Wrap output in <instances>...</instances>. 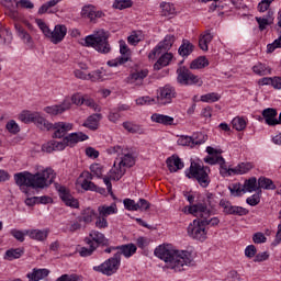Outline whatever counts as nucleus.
<instances>
[{"label": "nucleus", "instance_id": "nucleus-8", "mask_svg": "<svg viewBox=\"0 0 281 281\" xmlns=\"http://www.w3.org/2000/svg\"><path fill=\"white\" fill-rule=\"evenodd\" d=\"M19 120L23 122L24 124H30L33 122V124H36L37 128H41V131L45 128H50L49 121L45 120V117L41 116L38 112H30V111H23L19 115Z\"/></svg>", "mask_w": 281, "mask_h": 281}, {"label": "nucleus", "instance_id": "nucleus-27", "mask_svg": "<svg viewBox=\"0 0 281 281\" xmlns=\"http://www.w3.org/2000/svg\"><path fill=\"white\" fill-rule=\"evenodd\" d=\"M100 120H102V114L101 113H95L86 120L83 123V126L86 128H90V131H98V127L100 126Z\"/></svg>", "mask_w": 281, "mask_h": 281}, {"label": "nucleus", "instance_id": "nucleus-29", "mask_svg": "<svg viewBox=\"0 0 281 281\" xmlns=\"http://www.w3.org/2000/svg\"><path fill=\"white\" fill-rule=\"evenodd\" d=\"M251 168H254L251 162H241L235 168L226 169V175H246V172H249Z\"/></svg>", "mask_w": 281, "mask_h": 281}, {"label": "nucleus", "instance_id": "nucleus-28", "mask_svg": "<svg viewBox=\"0 0 281 281\" xmlns=\"http://www.w3.org/2000/svg\"><path fill=\"white\" fill-rule=\"evenodd\" d=\"M172 58H175L172 53H162V55L158 58L157 63L154 65V69L156 71H159V69H162V67H168V65H170V63L172 61Z\"/></svg>", "mask_w": 281, "mask_h": 281}, {"label": "nucleus", "instance_id": "nucleus-19", "mask_svg": "<svg viewBox=\"0 0 281 281\" xmlns=\"http://www.w3.org/2000/svg\"><path fill=\"white\" fill-rule=\"evenodd\" d=\"M87 225L83 224L82 220L77 216L75 220L69 221L66 227L63 229L65 234H75V232H80V229H86Z\"/></svg>", "mask_w": 281, "mask_h": 281}, {"label": "nucleus", "instance_id": "nucleus-24", "mask_svg": "<svg viewBox=\"0 0 281 281\" xmlns=\"http://www.w3.org/2000/svg\"><path fill=\"white\" fill-rule=\"evenodd\" d=\"M108 175L110 179H112V181H120L123 175H126V168L122 167L120 162L114 161L113 168L110 170Z\"/></svg>", "mask_w": 281, "mask_h": 281}, {"label": "nucleus", "instance_id": "nucleus-58", "mask_svg": "<svg viewBox=\"0 0 281 281\" xmlns=\"http://www.w3.org/2000/svg\"><path fill=\"white\" fill-rule=\"evenodd\" d=\"M142 41V33L134 31L128 37H127V42L130 45H137L138 43H140Z\"/></svg>", "mask_w": 281, "mask_h": 281}, {"label": "nucleus", "instance_id": "nucleus-64", "mask_svg": "<svg viewBox=\"0 0 281 281\" xmlns=\"http://www.w3.org/2000/svg\"><path fill=\"white\" fill-rule=\"evenodd\" d=\"M231 193L234 194V196H240V194H243V187L240 186V183H235L232 187H229Z\"/></svg>", "mask_w": 281, "mask_h": 281}, {"label": "nucleus", "instance_id": "nucleus-31", "mask_svg": "<svg viewBox=\"0 0 281 281\" xmlns=\"http://www.w3.org/2000/svg\"><path fill=\"white\" fill-rule=\"evenodd\" d=\"M214 35L210 31H205L200 35L199 47L202 52H207V45L212 43Z\"/></svg>", "mask_w": 281, "mask_h": 281}, {"label": "nucleus", "instance_id": "nucleus-22", "mask_svg": "<svg viewBox=\"0 0 281 281\" xmlns=\"http://www.w3.org/2000/svg\"><path fill=\"white\" fill-rule=\"evenodd\" d=\"M117 251L116 254H120V261L122 262V255L125 258H131L134 254L137 251V246L135 244H126V245H121L117 246Z\"/></svg>", "mask_w": 281, "mask_h": 281}, {"label": "nucleus", "instance_id": "nucleus-40", "mask_svg": "<svg viewBox=\"0 0 281 281\" xmlns=\"http://www.w3.org/2000/svg\"><path fill=\"white\" fill-rule=\"evenodd\" d=\"M79 217L83 225H89V223H93V218H95V211L91 207H88L81 212Z\"/></svg>", "mask_w": 281, "mask_h": 281}, {"label": "nucleus", "instance_id": "nucleus-18", "mask_svg": "<svg viewBox=\"0 0 281 281\" xmlns=\"http://www.w3.org/2000/svg\"><path fill=\"white\" fill-rule=\"evenodd\" d=\"M69 109H71V101L66 99L59 105L46 106L44 111L45 113H48V115H60L61 113H65V111H69Z\"/></svg>", "mask_w": 281, "mask_h": 281}, {"label": "nucleus", "instance_id": "nucleus-15", "mask_svg": "<svg viewBox=\"0 0 281 281\" xmlns=\"http://www.w3.org/2000/svg\"><path fill=\"white\" fill-rule=\"evenodd\" d=\"M81 16L83 19H89L90 23H98V19H102V16H104V12L95 11L94 5L88 4L82 8Z\"/></svg>", "mask_w": 281, "mask_h": 281}, {"label": "nucleus", "instance_id": "nucleus-16", "mask_svg": "<svg viewBox=\"0 0 281 281\" xmlns=\"http://www.w3.org/2000/svg\"><path fill=\"white\" fill-rule=\"evenodd\" d=\"M145 78H148V69H137L127 77V83L142 87Z\"/></svg>", "mask_w": 281, "mask_h": 281}, {"label": "nucleus", "instance_id": "nucleus-4", "mask_svg": "<svg viewBox=\"0 0 281 281\" xmlns=\"http://www.w3.org/2000/svg\"><path fill=\"white\" fill-rule=\"evenodd\" d=\"M80 45L83 47H93L100 54H109L111 52V44H109V36L104 30L95 31L93 34L80 40Z\"/></svg>", "mask_w": 281, "mask_h": 281}, {"label": "nucleus", "instance_id": "nucleus-35", "mask_svg": "<svg viewBox=\"0 0 281 281\" xmlns=\"http://www.w3.org/2000/svg\"><path fill=\"white\" fill-rule=\"evenodd\" d=\"M86 245H89V248L82 247L79 251V255L82 258H87L88 256H92L93 251L98 249V245L91 240V238H85Z\"/></svg>", "mask_w": 281, "mask_h": 281}, {"label": "nucleus", "instance_id": "nucleus-34", "mask_svg": "<svg viewBox=\"0 0 281 281\" xmlns=\"http://www.w3.org/2000/svg\"><path fill=\"white\" fill-rule=\"evenodd\" d=\"M193 205H204L206 210L211 212L210 216H212V212H214V210L216 209V196L213 193H207L203 203H198Z\"/></svg>", "mask_w": 281, "mask_h": 281}, {"label": "nucleus", "instance_id": "nucleus-45", "mask_svg": "<svg viewBox=\"0 0 281 281\" xmlns=\"http://www.w3.org/2000/svg\"><path fill=\"white\" fill-rule=\"evenodd\" d=\"M123 128H125V131L127 133H138V135H144V128H142V126L131 123V122H124L123 123Z\"/></svg>", "mask_w": 281, "mask_h": 281}, {"label": "nucleus", "instance_id": "nucleus-1", "mask_svg": "<svg viewBox=\"0 0 281 281\" xmlns=\"http://www.w3.org/2000/svg\"><path fill=\"white\" fill-rule=\"evenodd\" d=\"M184 212H188L189 214H193V216L200 217V220H194L192 224L188 226V234L191 238H194L195 240H203L207 239V231H205V227L210 225L211 227H216L218 223H221V220L218 217H211L210 218V210L205 207L204 205H191L186 206Z\"/></svg>", "mask_w": 281, "mask_h": 281}, {"label": "nucleus", "instance_id": "nucleus-21", "mask_svg": "<svg viewBox=\"0 0 281 281\" xmlns=\"http://www.w3.org/2000/svg\"><path fill=\"white\" fill-rule=\"evenodd\" d=\"M26 236L32 240L45 243V240H47V236H49V229H29L26 231Z\"/></svg>", "mask_w": 281, "mask_h": 281}, {"label": "nucleus", "instance_id": "nucleus-25", "mask_svg": "<svg viewBox=\"0 0 281 281\" xmlns=\"http://www.w3.org/2000/svg\"><path fill=\"white\" fill-rule=\"evenodd\" d=\"M205 164H210V166H214L218 164L222 168L221 175H227V166H225V158L223 156L214 155L204 158Z\"/></svg>", "mask_w": 281, "mask_h": 281}, {"label": "nucleus", "instance_id": "nucleus-36", "mask_svg": "<svg viewBox=\"0 0 281 281\" xmlns=\"http://www.w3.org/2000/svg\"><path fill=\"white\" fill-rule=\"evenodd\" d=\"M151 121L156 122V124H164L165 126H172V123L175 122V117L155 113L151 115Z\"/></svg>", "mask_w": 281, "mask_h": 281}, {"label": "nucleus", "instance_id": "nucleus-41", "mask_svg": "<svg viewBox=\"0 0 281 281\" xmlns=\"http://www.w3.org/2000/svg\"><path fill=\"white\" fill-rule=\"evenodd\" d=\"M258 180L256 179V177H252L248 180H245L244 184H243V193L245 194V192H256L258 191Z\"/></svg>", "mask_w": 281, "mask_h": 281}, {"label": "nucleus", "instance_id": "nucleus-46", "mask_svg": "<svg viewBox=\"0 0 281 281\" xmlns=\"http://www.w3.org/2000/svg\"><path fill=\"white\" fill-rule=\"evenodd\" d=\"M161 8V15L162 16H172V14H176L175 4H171L169 2H162L160 4Z\"/></svg>", "mask_w": 281, "mask_h": 281}, {"label": "nucleus", "instance_id": "nucleus-20", "mask_svg": "<svg viewBox=\"0 0 281 281\" xmlns=\"http://www.w3.org/2000/svg\"><path fill=\"white\" fill-rule=\"evenodd\" d=\"M86 238H90V240L97 245V248L100 247V245L101 247H109L110 245L109 238L98 231H91Z\"/></svg>", "mask_w": 281, "mask_h": 281}, {"label": "nucleus", "instance_id": "nucleus-17", "mask_svg": "<svg viewBox=\"0 0 281 281\" xmlns=\"http://www.w3.org/2000/svg\"><path fill=\"white\" fill-rule=\"evenodd\" d=\"M57 190L59 192L61 201H64V203L68 205V207H78V200L74 198L71 194H69V190H67L66 187L58 186Z\"/></svg>", "mask_w": 281, "mask_h": 281}, {"label": "nucleus", "instance_id": "nucleus-10", "mask_svg": "<svg viewBox=\"0 0 281 281\" xmlns=\"http://www.w3.org/2000/svg\"><path fill=\"white\" fill-rule=\"evenodd\" d=\"M178 74V82L180 85H203V81H201V79H199V76L192 74V71H190V69L186 68V67H180L177 70Z\"/></svg>", "mask_w": 281, "mask_h": 281}, {"label": "nucleus", "instance_id": "nucleus-14", "mask_svg": "<svg viewBox=\"0 0 281 281\" xmlns=\"http://www.w3.org/2000/svg\"><path fill=\"white\" fill-rule=\"evenodd\" d=\"M49 128H44L42 131H54L53 137L60 139V137H65L69 131L74 128V124L67 122H57L55 124L49 123Z\"/></svg>", "mask_w": 281, "mask_h": 281}, {"label": "nucleus", "instance_id": "nucleus-2", "mask_svg": "<svg viewBox=\"0 0 281 281\" xmlns=\"http://www.w3.org/2000/svg\"><path fill=\"white\" fill-rule=\"evenodd\" d=\"M154 254L157 258L164 260L167 269H171L175 273H181V271H186V267L192 265V254L188 250H177L170 248V246H158Z\"/></svg>", "mask_w": 281, "mask_h": 281}, {"label": "nucleus", "instance_id": "nucleus-62", "mask_svg": "<svg viewBox=\"0 0 281 281\" xmlns=\"http://www.w3.org/2000/svg\"><path fill=\"white\" fill-rule=\"evenodd\" d=\"M81 188H82V190H91L92 192L98 191V187L95 186V183H93L87 179L82 180Z\"/></svg>", "mask_w": 281, "mask_h": 281}, {"label": "nucleus", "instance_id": "nucleus-50", "mask_svg": "<svg viewBox=\"0 0 281 281\" xmlns=\"http://www.w3.org/2000/svg\"><path fill=\"white\" fill-rule=\"evenodd\" d=\"M178 146H189L190 148H194V138L192 136L182 135L177 140Z\"/></svg>", "mask_w": 281, "mask_h": 281}, {"label": "nucleus", "instance_id": "nucleus-13", "mask_svg": "<svg viewBox=\"0 0 281 281\" xmlns=\"http://www.w3.org/2000/svg\"><path fill=\"white\" fill-rule=\"evenodd\" d=\"M222 212L227 215L233 216H245L247 214V210L241 206H235L227 199H222L218 203Z\"/></svg>", "mask_w": 281, "mask_h": 281}, {"label": "nucleus", "instance_id": "nucleus-52", "mask_svg": "<svg viewBox=\"0 0 281 281\" xmlns=\"http://www.w3.org/2000/svg\"><path fill=\"white\" fill-rule=\"evenodd\" d=\"M218 100H221V94L216 92H210L201 95V102L212 103V102H218Z\"/></svg>", "mask_w": 281, "mask_h": 281}, {"label": "nucleus", "instance_id": "nucleus-48", "mask_svg": "<svg viewBox=\"0 0 281 281\" xmlns=\"http://www.w3.org/2000/svg\"><path fill=\"white\" fill-rule=\"evenodd\" d=\"M207 65H210V61L207 60V58L199 57L191 63L190 69H203L207 67Z\"/></svg>", "mask_w": 281, "mask_h": 281}, {"label": "nucleus", "instance_id": "nucleus-61", "mask_svg": "<svg viewBox=\"0 0 281 281\" xmlns=\"http://www.w3.org/2000/svg\"><path fill=\"white\" fill-rule=\"evenodd\" d=\"M7 130L9 131V133H13V135H16V133L21 131L19 124H16V121L14 120H11L7 123Z\"/></svg>", "mask_w": 281, "mask_h": 281}, {"label": "nucleus", "instance_id": "nucleus-63", "mask_svg": "<svg viewBox=\"0 0 281 281\" xmlns=\"http://www.w3.org/2000/svg\"><path fill=\"white\" fill-rule=\"evenodd\" d=\"M155 102V99H151L150 97H140L136 99V104L138 106H144L146 104H153Z\"/></svg>", "mask_w": 281, "mask_h": 281}, {"label": "nucleus", "instance_id": "nucleus-5", "mask_svg": "<svg viewBox=\"0 0 281 281\" xmlns=\"http://www.w3.org/2000/svg\"><path fill=\"white\" fill-rule=\"evenodd\" d=\"M35 23L40 27L42 34H44L45 38L53 43V45H58L65 41V37L67 36V26L65 24H57L52 31L47 23L42 19H36Z\"/></svg>", "mask_w": 281, "mask_h": 281}, {"label": "nucleus", "instance_id": "nucleus-3", "mask_svg": "<svg viewBox=\"0 0 281 281\" xmlns=\"http://www.w3.org/2000/svg\"><path fill=\"white\" fill-rule=\"evenodd\" d=\"M55 179H56V172H54V169L52 168H46L42 172H37V173L23 171L14 175V181L16 186L21 188L22 192H24L26 196H27V189L25 188L43 190V188H49V186L54 183Z\"/></svg>", "mask_w": 281, "mask_h": 281}, {"label": "nucleus", "instance_id": "nucleus-60", "mask_svg": "<svg viewBox=\"0 0 281 281\" xmlns=\"http://www.w3.org/2000/svg\"><path fill=\"white\" fill-rule=\"evenodd\" d=\"M56 281H82V277L78 274H63Z\"/></svg>", "mask_w": 281, "mask_h": 281}, {"label": "nucleus", "instance_id": "nucleus-51", "mask_svg": "<svg viewBox=\"0 0 281 281\" xmlns=\"http://www.w3.org/2000/svg\"><path fill=\"white\" fill-rule=\"evenodd\" d=\"M191 139H193V146H201V144L207 142V135L198 132L191 136Z\"/></svg>", "mask_w": 281, "mask_h": 281}, {"label": "nucleus", "instance_id": "nucleus-42", "mask_svg": "<svg viewBox=\"0 0 281 281\" xmlns=\"http://www.w3.org/2000/svg\"><path fill=\"white\" fill-rule=\"evenodd\" d=\"M119 165L122 168H133V166H135V157H133V155L131 154H123L119 161Z\"/></svg>", "mask_w": 281, "mask_h": 281}, {"label": "nucleus", "instance_id": "nucleus-23", "mask_svg": "<svg viewBox=\"0 0 281 281\" xmlns=\"http://www.w3.org/2000/svg\"><path fill=\"white\" fill-rule=\"evenodd\" d=\"M261 115L265 120V123L268 126H276V117H278V110L273 108H268L261 112Z\"/></svg>", "mask_w": 281, "mask_h": 281}, {"label": "nucleus", "instance_id": "nucleus-55", "mask_svg": "<svg viewBox=\"0 0 281 281\" xmlns=\"http://www.w3.org/2000/svg\"><path fill=\"white\" fill-rule=\"evenodd\" d=\"M123 203L124 207L130 212H137V210H139V203H136L135 200L125 199Z\"/></svg>", "mask_w": 281, "mask_h": 281}, {"label": "nucleus", "instance_id": "nucleus-56", "mask_svg": "<svg viewBox=\"0 0 281 281\" xmlns=\"http://www.w3.org/2000/svg\"><path fill=\"white\" fill-rule=\"evenodd\" d=\"M0 37H2L4 45L12 43V32L8 29H0Z\"/></svg>", "mask_w": 281, "mask_h": 281}, {"label": "nucleus", "instance_id": "nucleus-44", "mask_svg": "<svg viewBox=\"0 0 281 281\" xmlns=\"http://www.w3.org/2000/svg\"><path fill=\"white\" fill-rule=\"evenodd\" d=\"M24 251L22 248H12L5 251L4 260H18L23 256Z\"/></svg>", "mask_w": 281, "mask_h": 281}, {"label": "nucleus", "instance_id": "nucleus-49", "mask_svg": "<svg viewBox=\"0 0 281 281\" xmlns=\"http://www.w3.org/2000/svg\"><path fill=\"white\" fill-rule=\"evenodd\" d=\"M232 126L235 128V131H245V128H247V121L240 116H237L233 119Z\"/></svg>", "mask_w": 281, "mask_h": 281}, {"label": "nucleus", "instance_id": "nucleus-39", "mask_svg": "<svg viewBox=\"0 0 281 281\" xmlns=\"http://www.w3.org/2000/svg\"><path fill=\"white\" fill-rule=\"evenodd\" d=\"M256 21L259 25V30L262 32L267 30L268 25H271L273 23V12L269 11L267 16L262 18H256Z\"/></svg>", "mask_w": 281, "mask_h": 281}, {"label": "nucleus", "instance_id": "nucleus-43", "mask_svg": "<svg viewBox=\"0 0 281 281\" xmlns=\"http://www.w3.org/2000/svg\"><path fill=\"white\" fill-rule=\"evenodd\" d=\"M258 189L262 190H276V184L273 183V180L265 177H260L258 179Z\"/></svg>", "mask_w": 281, "mask_h": 281}, {"label": "nucleus", "instance_id": "nucleus-6", "mask_svg": "<svg viewBox=\"0 0 281 281\" xmlns=\"http://www.w3.org/2000/svg\"><path fill=\"white\" fill-rule=\"evenodd\" d=\"M210 167H203L200 164L191 162L189 171L186 172L189 179H196L202 188L210 186Z\"/></svg>", "mask_w": 281, "mask_h": 281}, {"label": "nucleus", "instance_id": "nucleus-30", "mask_svg": "<svg viewBox=\"0 0 281 281\" xmlns=\"http://www.w3.org/2000/svg\"><path fill=\"white\" fill-rule=\"evenodd\" d=\"M167 168L170 172H177L183 168V161L178 156H171L166 161Z\"/></svg>", "mask_w": 281, "mask_h": 281}, {"label": "nucleus", "instance_id": "nucleus-38", "mask_svg": "<svg viewBox=\"0 0 281 281\" xmlns=\"http://www.w3.org/2000/svg\"><path fill=\"white\" fill-rule=\"evenodd\" d=\"M15 31H16L19 38H21V41H23V43H25V45H32V43H33L32 35H30V33H27V31H25V29H23V26H21V24H15Z\"/></svg>", "mask_w": 281, "mask_h": 281}, {"label": "nucleus", "instance_id": "nucleus-32", "mask_svg": "<svg viewBox=\"0 0 281 281\" xmlns=\"http://www.w3.org/2000/svg\"><path fill=\"white\" fill-rule=\"evenodd\" d=\"M192 52H194L193 44L190 43V41H188V40H183L182 44L178 48L179 56H182V58H188V56H190V54H192Z\"/></svg>", "mask_w": 281, "mask_h": 281}, {"label": "nucleus", "instance_id": "nucleus-59", "mask_svg": "<svg viewBox=\"0 0 281 281\" xmlns=\"http://www.w3.org/2000/svg\"><path fill=\"white\" fill-rule=\"evenodd\" d=\"M94 225L98 229H106V227H109V222L106 221V217L99 214Z\"/></svg>", "mask_w": 281, "mask_h": 281}, {"label": "nucleus", "instance_id": "nucleus-54", "mask_svg": "<svg viewBox=\"0 0 281 281\" xmlns=\"http://www.w3.org/2000/svg\"><path fill=\"white\" fill-rule=\"evenodd\" d=\"M11 236L15 238V240H19V243H23L25 240V236H27V231H20V229H11L10 232Z\"/></svg>", "mask_w": 281, "mask_h": 281}, {"label": "nucleus", "instance_id": "nucleus-47", "mask_svg": "<svg viewBox=\"0 0 281 281\" xmlns=\"http://www.w3.org/2000/svg\"><path fill=\"white\" fill-rule=\"evenodd\" d=\"M252 71L254 74H257V76H267L271 74V68L265 64L259 63L252 67Z\"/></svg>", "mask_w": 281, "mask_h": 281}, {"label": "nucleus", "instance_id": "nucleus-7", "mask_svg": "<svg viewBox=\"0 0 281 281\" xmlns=\"http://www.w3.org/2000/svg\"><path fill=\"white\" fill-rule=\"evenodd\" d=\"M120 254L121 252L114 254L113 257L106 259L100 266L93 267V270L98 271L99 273H103V276H113V273H117V269H120V265H122Z\"/></svg>", "mask_w": 281, "mask_h": 281}, {"label": "nucleus", "instance_id": "nucleus-9", "mask_svg": "<svg viewBox=\"0 0 281 281\" xmlns=\"http://www.w3.org/2000/svg\"><path fill=\"white\" fill-rule=\"evenodd\" d=\"M175 41H177V36L169 34L166 35L164 41L159 42L158 45L148 54L149 60H155L159 54H164L165 52H170L172 49V45H175Z\"/></svg>", "mask_w": 281, "mask_h": 281}, {"label": "nucleus", "instance_id": "nucleus-11", "mask_svg": "<svg viewBox=\"0 0 281 281\" xmlns=\"http://www.w3.org/2000/svg\"><path fill=\"white\" fill-rule=\"evenodd\" d=\"M120 54L121 57L116 59H112L108 61L109 67H117V65H124L131 60V48H128V45H126V42L124 40H121L120 42Z\"/></svg>", "mask_w": 281, "mask_h": 281}, {"label": "nucleus", "instance_id": "nucleus-12", "mask_svg": "<svg viewBox=\"0 0 281 281\" xmlns=\"http://www.w3.org/2000/svg\"><path fill=\"white\" fill-rule=\"evenodd\" d=\"M177 98V90L170 85H166L162 88H159L157 95L158 104H171L172 100Z\"/></svg>", "mask_w": 281, "mask_h": 281}, {"label": "nucleus", "instance_id": "nucleus-33", "mask_svg": "<svg viewBox=\"0 0 281 281\" xmlns=\"http://www.w3.org/2000/svg\"><path fill=\"white\" fill-rule=\"evenodd\" d=\"M87 139H89V136L82 133H72L65 137L67 146H74V144H78V142H85Z\"/></svg>", "mask_w": 281, "mask_h": 281}, {"label": "nucleus", "instance_id": "nucleus-53", "mask_svg": "<svg viewBox=\"0 0 281 281\" xmlns=\"http://www.w3.org/2000/svg\"><path fill=\"white\" fill-rule=\"evenodd\" d=\"M133 1L131 0H115L113 2V8L115 10H126V8H132Z\"/></svg>", "mask_w": 281, "mask_h": 281}, {"label": "nucleus", "instance_id": "nucleus-37", "mask_svg": "<svg viewBox=\"0 0 281 281\" xmlns=\"http://www.w3.org/2000/svg\"><path fill=\"white\" fill-rule=\"evenodd\" d=\"M98 213L100 216L106 218V216H111V214H117V204L112 203L110 206L100 205L98 206Z\"/></svg>", "mask_w": 281, "mask_h": 281}, {"label": "nucleus", "instance_id": "nucleus-26", "mask_svg": "<svg viewBox=\"0 0 281 281\" xmlns=\"http://www.w3.org/2000/svg\"><path fill=\"white\" fill-rule=\"evenodd\" d=\"M47 276H49L48 269L34 268L32 272L26 274V278L29 279V281H41L44 280V278H47Z\"/></svg>", "mask_w": 281, "mask_h": 281}, {"label": "nucleus", "instance_id": "nucleus-57", "mask_svg": "<svg viewBox=\"0 0 281 281\" xmlns=\"http://www.w3.org/2000/svg\"><path fill=\"white\" fill-rule=\"evenodd\" d=\"M88 80H91V82H102V80H104V76L101 70H94L88 74Z\"/></svg>", "mask_w": 281, "mask_h": 281}]
</instances>
